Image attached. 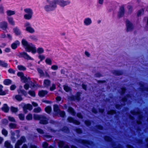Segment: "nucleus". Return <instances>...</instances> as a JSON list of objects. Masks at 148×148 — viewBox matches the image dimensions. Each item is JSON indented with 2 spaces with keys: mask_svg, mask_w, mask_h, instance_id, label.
I'll return each instance as SVG.
<instances>
[{
  "mask_svg": "<svg viewBox=\"0 0 148 148\" xmlns=\"http://www.w3.org/2000/svg\"><path fill=\"white\" fill-rule=\"evenodd\" d=\"M36 130L38 133L41 134H44V132L40 128H37V129Z\"/></svg>",
  "mask_w": 148,
  "mask_h": 148,
  "instance_id": "nucleus-62",
  "label": "nucleus"
},
{
  "mask_svg": "<svg viewBox=\"0 0 148 148\" xmlns=\"http://www.w3.org/2000/svg\"><path fill=\"white\" fill-rule=\"evenodd\" d=\"M24 27H26L25 30L30 33H32L35 32L34 29L31 27L29 23L26 22L24 24Z\"/></svg>",
  "mask_w": 148,
  "mask_h": 148,
  "instance_id": "nucleus-4",
  "label": "nucleus"
},
{
  "mask_svg": "<svg viewBox=\"0 0 148 148\" xmlns=\"http://www.w3.org/2000/svg\"><path fill=\"white\" fill-rule=\"evenodd\" d=\"M24 12L29 14H33V12L32 10L30 8H28L24 9Z\"/></svg>",
  "mask_w": 148,
  "mask_h": 148,
  "instance_id": "nucleus-26",
  "label": "nucleus"
},
{
  "mask_svg": "<svg viewBox=\"0 0 148 148\" xmlns=\"http://www.w3.org/2000/svg\"><path fill=\"white\" fill-rule=\"evenodd\" d=\"M37 70L41 76H43L44 75V74L43 71L39 68H37Z\"/></svg>",
  "mask_w": 148,
  "mask_h": 148,
  "instance_id": "nucleus-41",
  "label": "nucleus"
},
{
  "mask_svg": "<svg viewBox=\"0 0 148 148\" xmlns=\"http://www.w3.org/2000/svg\"><path fill=\"white\" fill-rule=\"evenodd\" d=\"M16 126L17 125L16 123H11L9 124V127L10 129H16Z\"/></svg>",
  "mask_w": 148,
  "mask_h": 148,
  "instance_id": "nucleus-32",
  "label": "nucleus"
},
{
  "mask_svg": "<svg viewBox=\"0 0 148 148\" xmlns=\"http://www.w3.org/2000/svg\"><path fill=\"white\" fill-rule=\"evenodd\" d=\"M26 119L28 120H30L32 119V115L31 114H28L26 117Z\"/></svg>",
  "mask_w": 148,
  "mask_h": 148,
  "instance_id": "nucleus-47",
  "label": "nucleus"
},
{
  "mask_svg": "<svg viewBox=\"0 0 148 148\" xmlns=\"http://www.w3.org/2000/svg\"><path fill=\"white\" fill-rule=\"evenodd\" d=\"M17 75L21 77V79H22L23 77H24V74L21 72H18L17 74Z\"/></svg>",
  "mask_w": 148,
  "mask_h": 148,
  "instance_id": "nucleus-48",
  "label": "nucleus"
},
{
  "mask_svg": "<svg viewBox=\"0 0 148 148\" xmlns=\"http://www.w3.org/2000/svg\"><path fill=\"white\" fill-rule=\"evenodd\" d=\"M51 84V81L50 80L46 79H45L44 82V85L46 88H49Z\"/></svg>",
  "mask_w": 148,
  "mask_h": 148,
  "instance_id": "nucleus-20",
  "label": "nucleus"
},
{
  "mask_svg": "<svg viewBox=\"0 0 148 148\" xmlns=\"http://www.w3.org/2000/svg\"><path fill=\"white\" fill-rule=\"evenodd\" d=\"M58 114H59L60 115L61 117H63L65 115V112L64 111H60Z\"/></svg>",
  "mask_w": 148,
  "mask_h": 148,
  "instance_id": "nucleus-54",
  "label": "nucleus"
},
{
  "mask_svg": "<svg viewBox=\"0 0 148 148\" xmlns=\"http://www.w3.org/2000/svg\"><path fill=\"white\" fill-rule=\"evenodd\" d=\"M113 72L114 74L117 75H121L123 74L122 72L121 71L114 70L113 71Z\"/></svg>",
  "mask_w": 148,
  "mask_h": 148,
  "instance_id": "nucleus-39",
  "label": "nucleus"
},
{
  "mask_svg": "<svg viewBox=\"0 0 148 148\" xmlns=\"http://www.w3.org/2000/svg\"><path fill=\"white\" fill-rule=\"evenodd\" d=\"M20 42L18 41H16L11 44V48L13 49H15L17 48L18 46L20 45Z\"/></svg>",
  "mask_w": 148,
  "mask_h": 148,
  "instance_id": "nucleus-12",
  "label": "nucleus"
},
{
  "mask_svg": "<svg viewBox=\"0 0 148 148\" xmlns=\"http://www.w3.org/2000/svg\"><path fill=\"white\" fill-rule=\"evenodd\" d=\"M20 54L25 59L27 60H33V59L30 57L27 53L25 52L20 53Z\"/></svg>",
  "mask_w": 148,
  "mask_h": 148,
  "instance_id": "nucleus-9",
  "label": "nucleus"
},
{
  "mask_svg": "<svg viewBox=\"0 0 148 148\" xmlns=\"http://www.w3.org/2000/svg\"><path fill=\"white\" fill-rule=\"evenodd\" d=\"M13 30L14 32L17 35H20L21 34L20 30L17 27L14 28Z\"/></svg>",
  "mask_w": 148,
  "mask_h": 148,
  "instance_id": "nucleus-25",
  "label": "nucleus"
},
{
  "mask_svg": "<svg viewBox=\"0 0 148 148\" xmlns=\"http://www.w3.org/2000/svg\"><path fill=\"white\" fill-rule=\"evenodd\" d=\"M23 108L24 111L26 109H28L30 110L32 109V106L31 105L29 104H27L25 105L24 106Z\"/></svg>",
  "mask_w": 148,
  "mask_h": 148,
  "instance_id": "nucleus-21",
  "label": "nucleus"
},
{
  "mask_svg": "<svg viewBox=\"0 0 148 148\" xmlns=\"http://www.w3.org/2000/svg\"><path fill=\"white\" fill-rule=\"evenodd\" d=\"M8 119L9 120V121L11 122H16V120L15 119L12 117L10 116H8Z\"/></svg>",
  "mask_w": 148,
  "mask_h": 148,
  "instance_id": "nucleus-50",
  "label": "nucleus"
},
{
  "mask_svg": "<svg viewBox=\"0 0 148 148\" xmlns=\"http://www.w3.org/2000/svg\"><path fill=\"white\" fill-rule=\"evenodd\" d=\"M16 88V86L15 85H12L10 87V89L12 90H15Z\"/></svg>",
  "mask_w": 148,
  "mask_h": 148,
  "instance_id": "nucleus-64",
  "label": "nucleus"
},
{
  "mask_svg": "<svg viewBox=\"0 0 148 148\" xmlns=\"http://www.w3.org/2000/svg\"><path fill=\"white\" fill-rule=\"evenodd\" d=\"M15 98L17 100L19 101H21L23 100V98L21 96L19 95H16Z\"/></svg>",
  "mask_w": 148,
  "mask_h": 148,
  "instance_id": "nucleus-44",
  "label": "nucleus"
},
{
  "mask_svg": "<svg viewBox=\"0 0 148 148\" xmlns=\"http://www.w3.org/2000/svg\"><path fill=\"white\" fill-rule=\"evenodd\" d=\"M62 131L66 133H68L69 132V130L66 127H64L62 129Z\"/></svg>",
  "mask_w": 148,
  "mask_h": 148,
  "instance_id": "nucleus-55",
  "label": "nucleus"
},
{
  "mask_svg": "<svg viewBox=\"0 0 148 148\" xmlns=\"http://www.w3.org/2000/svg\"><path fill=\"white\" fill-rule=\"evenodd\" d=\"M42 110L40 107H38L37 108H35L34 110V112L36 113H39Z\"/></svg>",
  "mask_w": 148,
  "mask_h": 148,
  "instance_id": "nucleus-43",
  "label": "nucleus"
},
{
  "mask_svg": "<svg viewBox=\"0 0 148 148\" xmlns=\"http://www.w3.org/2000/svg\"><path fill=\"white\" fill-rule=\"evenodd\" d=\"M126 25L127 26V32L130 31L133 29V27L132 25L129 21H126Z\"/></svg>",
  "mask_w": 148,
  "mask_h": 148,
  "instance_id": "nucleus-10",
  "label": "nucleus"
},
{
  "mask_svg": "<svg viewBox=\"0 0 148 148\" xmlns=\"http://www.w3.org/2000/svg\"><path fill=\"white\" fill-rule=\"evenodd\" d=\"M8 71L10 73L13 74L15 73V70H13L12 69H9L8 70Z\"/></svg>",
  "mask_w": 148,
  "mask_h": 148,
  "instance_id": "nucleus-61",
  "label": "nucleus"
},
{
  "mask_svg": "<svg viewBox=\"0 0 148 148\" xmlns=\"http://www.w3.org/2000/svg\"><path fill=\"white\" fill-rule=\"evenodd\" d=\"M1 109L4 112H8L9 110V108L7 104H4L2 107Z\"/></svg>",
  "mask_w": 148,
  "mask_h": 148,
  "instance_id": "nucleus-18",
  "label": "nucleus"
},
{
  "mask_svg": "<svg viewBox=\"0 0 148 148\" xmlns=\"http://www.w3.org/2000/svg\"><path fill=\"white\" fill-rule=\"evenodd\" d=\"M29 38L32 40L34 41H36L37 40V37L35 36L32 35L29 36Z\"/></svg>",
  "mask_w": 148,
  "mask_h": 148,
  "instance_id": "nucleus-49",
  "label": "nucleus"
},
{
  "mask_svg": "<svg viewBox=\"0 0 148 148\" xmlns=\"http://www.w3.org/2000/svg\"><path fill=\"white\" fill-rule=\"evenodd\" d=\"M45 111L48 114H50L51 110V108L50 106H48L45 108Z\"/></svg>",
  "mask_w": 148,
  "mask_h": 148,
  "instance_id": "nucleus-37",
  "label": "nucleus"
},
{
  "mask_svg": "<svg viewBox=\"0 0 148 148\" xmlns=\"http://www.w3.org/2000/svg\"><path fill=\"white\" fill-rule=\"evenodd\" d=\"M17 67L18 70L20 71H25L26 69L25 66L22 65H19Z\"/></svg>",
  "mask_w": 148,
  "mask_h": 148,
  "instance_id": "nucleus-34",
  "label": "nucleus"
},
{
  "mask_svg": "<svg viewBox=\"0 0 148 148\" xmlns=\"http://www.w3.org/2000/svg\"><path fill=\"white\" fill-rule=\"evenodd\" d=\"M21 80L23 81V82L25 83H29L30 81V79L29 77L27 78L25 76L23 77Z\"/></svg>",
  "mask_w": 148,
  "mask_h": 148,
  "instance_id": "nucleus-24",
  "label": "nucleus"
},
{
  "mask_svg": "<svg viewBox=\"0 0 148 148\" xmlns=\"http://www.w3.org/2000/svg\"><path fill=\"white\" fill-rule=\"evenodd\" d=\"M2 133L5 136H6L8 134L7 130L4 129H3L2 130Z\"/></svg>",
  "mask_w": 148,
  "mask_h": 148,
  "instance_id": "nucleus-46",
  "label": "nucleus"
},
{
  "mask_svg": "<svg viewBox=\"0 0 148 148\" xmlns=\"http://www.w3.org/2000/svg\"><path fill=\"white\" fill-rule=\"evenodd\" d=\"M26 140L25 136H21L20 140H18L16 144L15 148H20L19 146L21 145L23 143L25 142Z\"/></svg>",
  "mask_w": 148,
  "mask_h": 148,
  "instance_id": "nucleus-6",
  "label": "nucleus"
},
{
  "mask_svg": "<svg viewBox=\"0 0 148 148\" xmlns=\"http://www.w3.org/2000/svg\"><path fill=\"white\" fill-rule=\"evenodd\" d=\"M124 14V8L123 6H121L120 9L118 12V16L120 18L123 16Z\"/></svg>",
  "mask_w": 148,
  "mask_h": 148,
  "instance_id": "nucleus-13",
  "label": "nucleus"
},
{
  "mask_svg": "<svg viewBox=\"0 0 148 148\" xmlns=\"http://www.w3.org/2000/svg\"><path fill=\"white\" fill-rule=\"evenodd\" d=\"M68 112L71 113L73 115H75V112L73 108L71 107H69L68 109Z\"/></svg>",
  "mask_w": 148,
  "mask_h": 148,
  "instance_id": "nucleus-27",
  "label": "nucleus"
},
{
  "mask_svg": "<svg viewBox=\"0 0 148 148\" xmlns=\"http://www.w3.org/2000/svg\"><path fill=\"white\" fill-rule=\"evenodd\" d=\"M51 69L54 70H56L58 69V66L56 65H53L51 66Z\"/></svg>",
  "mask_w": 148,
  "mask_h": 148,
  "instance_id": "nucleus-58",
  "label": "nucleus"
},
{
  "mask_svg": "<svg viewBox=\"0 0 148 148\" xmlns=\"http://www.w3.org/2000/svg\"><path fill=\"white\" fill-rule=\"evenodd\" d=\"M21 43L27 51H31L33 54H35L36 53V47L35 45L32 43H29L25 39H23L22 40Z\"/></svg>",
  "mask_w": 148,
  "mask_h": 148,
  "instance_id": "nucleus-1",
  "label": "nucleus"
},
{
  "mask_svg": "<svg viewBox=\"0 0 148 148\" xmlns=\"http://www.w3.org/2000/svg\"><path fill=\"white\" fill-rule=\"evenodd\" d=\"M92 22L91 19L89 18H85L84 21V24L87 26L90 25L91 23Z\"/></svg>",
  "mask_w": 148,
  "mask_h": 148,
  "instance_id": "nucleus-16",
  "label": "nucleus"
},
{
  "mask_svg": "<svg viewBox=\"0 0 148 148\" xmlns=\"http://www.w3.org/2000/svg\"><path fill=\"white\" fill-rule=\"evenodd\" d=\"M18 116L20 119L21 120H23L24 119V115L22 114H18Z\"/></svg>",
  "mask_w": 148,
  "mask_h": 148,
  "instance_id": "nucleus-56",
  "label": "nucleus"
},
{
  "mask_svg": "<svg viewBox=\"0 0 148 148\" xmlns=\"http://www.w3.org/2000/svg\"><path fill=\"white\" fill-rule=\"evenodd\" d=\"M3 83L5 85H9L12 84V81L9 79H6L4 80Z\"/></svg>",
  "mask_w": 148,
  "mask_h": 148,
  "instance_id": "nucleus-22",
  "label": "nucleus"
},
{
  "mask_svg": "<svg viewBox=\"0 0 148 148\" xmlns=\"http://www.w3.org/2000/svg\"><path fill=\"white\" fill-rule=\"evenodd\" d=\"M131 114L133 115H139V120L137 121V123L138 124H140L141 123V121L142 120V116L140 114V112L139 111H138L137 112H136L134 111H131Z\"/></svg>",
  "mask_w": 148,
  "mask_h": 148,
  "instance_id": "nucleus-8",
  "label": "nucleus"
},
{
  "mask_svg": "<svg viewBox=\"0 0 148 148\" xmlns=\"http://www.w3.org/2000/svg\"><path fill=\"white\" fill-rule=\"evenodd\" d=\"M28 94L33 97H35V92L33 90H30L28 92Z\"/></svg>",
  "mask_w": 148,
  "mask_h": 148,
  "instance_id": "nucleus-52",
  "label": "nucleus"
},
{
  "mask_svg": "<svg viewBox=\"0 0 148 148\" xmlns=\"http://www.w3.org/2000/svg\"><path fill=\"white\" fill-rule=\"evenodd\" d=\"M81 93L78 92L75 95H72L69 97V99L72 101H79L80 99Z\"/></svg>",
  "mask_w": 148,
  "mask_h": 148,
  "instance_id": "nucleus-5",
  "label": "nucleus"
},
{
  "mask_svg": "<svg viewBox=\"0 0 148 148\" xmlns=\"http://www.w3.org/2000/svg\"><path fill=\"white\" fill-rule=\"evenodd\" d=\"M38 58L40 60V61H42L43 60L45 59V56L43 55H40L38 56Z\"/></svg>",
  "mask_w": 148,
  "mask_h": 148,
  "instance_id": "nucleus-51",
  "label": "nucleus"
},
{
  "mask_svg": "<svg viewBox=\"0 0 148 148\" xmlns=\"http://www.w3.org/2000/svg\"><path fill=\"white\" fill-rule=\"evenodd\" d=\"M47 93V92L46 90H42L38 92V95L40 97H43Z\"/></svg>",
  "mask_w": 148,
  "mask_h": 148,
  "instance_id": "nucleus-23",
  "label": "nucleus"
},
{
  "mask_svg": "<svg viewBox=\"0 0 148 148\" xmlns=\"http://www.w3.org/2000/svg\"><path fill=\"white\" fill-rule=\"evenodd\" d=\"M56 88V86L55 84H53L52 86L50 88V90L51 91H52L55 90Z\"/></svg>",
  "mask_w": 148,
  "mask_h": 148,
  "instance_id": "nucleus-57",
  "label": "nucleus"
},
{
  "mask_svg": "<svg viewBox=\"0 0 148 148\" xmlns=\"http://www.w3.org/2000/svg\"><path fill=\"white\" fill-rule=\"evenodd\" d=\"M49 4L46 5L44 7V9L47 12H51L54 10L57 7V5L55 4L54 0L49 1L47 0Z\"/></svg>",
  "mask_w": 148,
  "mask_h": 148,
  "instance_id": "nucleus-2",
  "label": "nucleus"
},
{
  "mask_svg": "<svg viewBox=\"0 0 148 148\" xmlns=\"http://www.w3.org/2000/svg\"><path fill=\"white\" fill-rule=\"evenodd\" d=\"M104 139L105 140L107 141H112V139L110 137L108 136H105L104 138Z\"/></svg>",
  "mask_w": 148,
  "mask_h": 148,
  "instance_id": "nucleus-60",
  "label": "nucleus"
},
{
  "mask_svg": "<svg viewBox=\"0 0 148 148\" xmlns=\"http://www.w3.org/2000/svg\"><path fill=\"white\" fill-rule=\"evenodd\" d=\"M37 51L38 54H41L44 53V50L42 47H39L36 50Z\"/></svg>",
  "mask_w": 148,
  "mask_h": 148,
  "instance_id": "nucleus-30",
  "label": "nucleus"
},
{
  "mask_svg": "<svg viewBox=\"0 0 148 148\" xmlns=\"http://www.w3.org/2000/svg\"><path fill=\"white\" fill-rule=\"evenodd\" d=\"M7 15L8 16H10L15 14V12L14 11L8 10L6 11Z\"/></svg>",
  "mask_w": 148,
  "mask_h": 148,
  "instance_id": "nucleus-28",
  "label": "nucleus"
},
{
  "mask_svg": "<svg viewBox=\"0 0 148 148\" xmlns=\"http://www.w3.org/2000/svg\"><path fill=\"white\" fill-rule=\"evenodd\" d=\"M41 116H42V115H39L38 114H34V115L33 118L35 120H40V118L42 117Z\"/></svg>",
  "mask_w": 148,
  "mask_h": 148,
  "instance_id": "nucleus-35",
  "label": "nucleus"
},
{
  "mask_svg": "<svg viewBox=\"0 0 148 148\" xmlns=\"http://www.w3.org/2000/svg\"><path fill=\"white\" fill-rule=\"evenodd\" d=\"M127 8L129 10V13H131L132 11V7L131 5H128L127 6Z\"/></svg>",
  "mask_w": 148,
  "mask_h": 148,
  "instance_id": "nucleus-63",
  "label": "nucleus"
},
{
  "mask_svg": "<svg viewBox=\"0 0 148 148\" xmlns=\"http://www.w3.org/2000/svg\"><path fill=\"white\" fill-rule=\"evenodd\" d=\"M77 142L79 143L87 145H91L92 144V142H90L88 141L82 140H78Z\"/></svg>",
  "mask_w": 148,
  "mask_h": 148,
  "instance_id": "nucleus-15",
  "label": "nucleus"
},
{
  "mask_svg": "<svg viewBox=\"0 0 148 148\" xmlns=\"http://www.w3.org/2000/svg\"><path fill=\"white\" fill-rule=\"evenodd\" d=\"M0 65L4 67H7L8 66L7 63L0 60Z\"/></svg>",
  "mask_w": 148,
  "mask_h": 148,
  "instance_id": "nucleus-36",
  "label": "nucleus"
},
{
  "mask_svg": "<svg viewBox=\"0 0 148 148\" xmlns=\"http://www.w3.org/2000/svg\"><path fill=\"white\" fill-rule=\"evenodd\" d=\"M18 92L19 93H21L22 94L25 96H26L27 95V93L24 90H20L19 91H18Z\"/></svg>",
  "mask_w": 148,
  "mask_h": 148,
  "instance_id": "nucleus-42",
  "label": "nucleus"
},
{
  "mask_svg": "<svg viewBox=\"0 0 148 148\" xmlns=\"http://www.w3.org/2000/svg\"><path fill=\"white\" fill-rule=\"evenodd\" d=\"M33 14H26L24 15V18L26 19L29 20L31 19L32 17Z\"/></svg>",
  "mask_w": 148,
  "mask_h": 148,
  "instance_id": "nucleus-33",
  "label": "nucleus"
},
{
  "mask_svg": "<svg viewBox=\"0 0 148 148\" xmlns=\"http://www.w3.org/2000/svg\"><path fill=\"white\" fill-rule=\"evenodd\" d=\"M56 5L57 4H59L62 7L64 6L69 4L71 3L69 0L64 1V0H54Z\"/></svg>",
  "mask_w": 148,
  "mask_h": 148,
  "instance_id": "nucleus-3",
  "label": "nucleus"
},
{
  "mask_svg": "<svg viewBox=\"0 0 148 148\" xmlns=\"http://www.w3.org/2000/svg\"><path fill=\"white\" fill-rule=\"evenodd\" d=\"M144 11V10L143 9H141V10L138 11L137 13V16H140L142 14Z\"/></svg>",
  "mask_w": 148,
  "mask_h": 148,
  "instance_id": "nucleus-53",
  "label": "nucleus"
},
{
  "mask_svg": "<svg viewBox=\"0 0 148 148\" xmlns=\"http://www.w3.org/2000/svg\"><path fill=\"white\" fill-rule=\"evenodd\" d=\"M46 63L49 65H51L52 64V61L51 59L49 58H46L45 60Z\"/></svg>",
  "mask_w": 148,
  "mask_h": 148,
  "instance_id": "nucleus-31",
  "label": "nucleus"
},
{
  "mask_svg": "<svg viewBox=\"0 0 148 148\" xmlns=\"http://www.w3.org/2000/svg\"><path fill=\"white\" fill-rule=\"evenodd\" d=\"M64 143L63 141H60L58 142V145L60 147H62L64 145Z\"/></svg>",
  "mask_w": 148,
  "mask_h": 148,
  "instance_id": "nucleus-59",
  "label": "nucleus"
},
{
  "mask_svg": "<svg viewBox=\"0 0 148 148\" xmlns=\"http://www.w3.org/2000/svg\"><path fill=\"white\" fill-rule=\"evenodd\" d=\"M132 99L131 97L130 96V95H128L126 97H125L122 99V101L123 102V105H125V102L128 100H130V99Z\"/></svg>",
  "mask_w": 148,
  "mask_h": 148,
  "instance_id": "nucleus-17",
  "label": "nucleus"
},
{
  "mask_svg": "<svg viewBox=\"0 0 148 148\" xmlns=\"http://www.w3.org/2000/svg\"><path fill=\"white\" fill-rule=\"evenodd\" d=\"M63 87L64 90L66 92H68L71 90V89L67 85H64Z\"/></svg>",
  "mask_w": 148,
  "mask_h": 148,
  "instance_id": "nucleus-40",
  "label": "nucleus"
},
{
  "mask_svg": "<svg viewBox=\"0 0 148 148\" xmlns=\"http://www.w3.org/2000/svg\"><path fill=\"white\" fill-rule=\"evenodd\" d=\"M5 146L7 148H13L12 146L8 141H6L5 142Z\"/></svg>",
  "mask_w": 148,
  "mask_h": 148,
  "instance_id": "nucleus-29",
  "label": "nucleus"
},
{
  "mask_svg": "<svg viewBox=\"0 0 148 148\" xmlns=\"http://www.w3.org/2000/svg\"><path fill=\"white\" fill-rule=\"evenodd\" d=\"M41 118L40 120V123L42 124H46L48 123V119L46 117L43 115H42Z\"/></svg>",
  "mask_w": 148,
  "mask_h": 148,
  "instance_id": "nucleus-7",
  "label": "nucleus"
},
{
  "mask_svg": "<svg viewBox=\"0 0 148 148\" xmlns=\"http://www.w3.org/2000/svg\"><path fill=\"white\" fill-rule=\"evenodd\" d=\"M10 110L12 112H16L18 111V108L13 107H11L10 108Z\"/></svg>",
  "mask_w": 148,
  "mask_h": 148,
  "instance_id": "nucleus-45",
  "label": "nucleus"
},
{
  "mask_svg": "<svg viewBox=\"0 0 148 148\" xmlns=\"http://www.w3.org/2000/svg\"><path fill=\"white\" fill-rule=\"evenodd\" d=\"M69 122L72 123L77 125H79L80 124V122L74 119L71 117H69L67 119Z\"/></svg>",
  "mask_w": 148,
  "mask_h": 148,
  "instance_id": "nucleus-14",
  "label": "nucleus"
},
{
  "mask_svg": "<svg viewBox=\"0 0 148 148\" xmlns=\"http://www.w3.org/2000/svg\"><path fill=\"white\" fill-rule=\"evenodd\" d=\"M8 22L10 24L13 25H14V22L13 20V18L10 17H9L8 18Z\"/></svg>",
  "mask_w": 148,
  "mask_h": 148,
  "instance_id": "nucleus-38",
  "label": "nucleus"
},
{
  "mask_svg": "<svg viewBox=\"0 0 148 148\" xmlns=\"http://www.w3.org/2000/svg\"><path fill=\"white\" fill-rule=\"evenodd\" d=\"M7 23L6 22L3 21L0 23V28L3 30H5L7 27Z\"/></svg>",
  "mask_w": 148,
  "mask_h": 148,
  "instance_id": "nucleus-11",
  "label": "nucleus"
},
{
  "mask_svg": "<svg viewBox=\"0 0 148 148\" xmlns=\"http://www.w3.org/2000/svg\"><path fill=\"white\" fill-rule=\"evenodd\" d=\"M53 107L54 111L57 114H58L60 110L58 106L57 105L55 104L53 105Z\"/></svg>",
  "mask_w": 148,
  "mask_h": 148,
  "instance_id": "nucleus-19",
  "label": "nucleus"
}]
</instances>
